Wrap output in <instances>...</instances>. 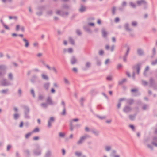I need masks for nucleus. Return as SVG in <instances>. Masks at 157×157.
<instances>
[{
	"label": "nucleus",
	"mask_w": 157,
	"mask_h": 157,
	"mask_svg": "<svg viewBox=\"0 0 157 157\" xmlns=\"http://www.w3.org/2000/svg\"><path fill=\"white\" fill-rule=\"evenodd\" d=\"M90 66V64L88 62H87L86 63V67L87 68L89 67Z\"/></svg>",
	"instance_id": "obj_26"
},
{
	"label": "nucleus",
	"mask_w": 157,
	"mask_h": 157,
	"mask_svg": "<svg viewBox=\"0 0 157 157\" xmlns=\"http://www.w3.org/2000/svg\"><path fill=\"white\" fill-rule=\"evenodd\" d=\"M86 10V8L83 6H81L79 10L80 12H82L85 11Z\"/></svg>",
	"instance_id": "obj_9"
},
{
	"label": "nucleus",
	"mask_w": 157,
	"mask_h": 157,
	"mask_svg": "<svg viewBox=\"0 0 157 157\" xmlns=\"http://www.w3.org/2000/svg\"><path fill=\"white\" fill-rule=\"evenodd\" d=\"M107 79L108 80H111L112 79V77L111 76H108L107 77Z\"/></svg>",
	"instance_id": "obj_20"
},
{
	"label": "nucleus",
	"mask_w": 157,
	"mask_h": 157,
	"mask_svg": "<svg viewBox=\"0 0 157 157\" xmlns=\"http://www.w3.org/2000/svg\"><path fill=\"white\" fill-rule=\"evenodd\" d=\"M23 40L25 43V46L26 47H28L29 45V43L28 40L25 38L23 39Z\"/></svg>",
	"instance_id": "obj_4"
},
{
	"label": "nucleus",
	"mask_w": 157,
	"mask_h": 157,
	"mask_svg": "<svg viewBox=\"0 0 157 157\" xmlns=\"http://www.w3.org/2000/svg\"><path fill=\"white\" fill-rule=\"evenodd\" d=\"M125 81V79L123 80L122 81L119 82V83L120 84H121L123 82Z\"/></svg>",
	"instance_id": "obj_36"
},
{
	"label": "nucleus",
	"mask_w": 157,
	"mask_h": 157,
	"mask_svg": "<svg viewBox=\"0 0 157 157\" xmlns=\"http://www.w3.org/2000/svg\"><path fill=\"white\" fill-rule=\"evenodd\" d=\"M145 2L144 0H141L140 1H138L137 2V4L138 5H141L145 3Z\"/></svg>",
	"instance_id": "obj_6"
},
{
	"label": "nucleus",
	"mask_w": 157,
	"mask_h": 157,
	"mask_svg": "<svg viewBox=\"0 0 157 157\" xmlns=\"http://www.w3.org/2000/svg\"><path fill=\"white\" fill-rule=\"evenodd\" d=\"M69 41L70 42V43L72 44H74V42L73 40L71 39V38H69Z\"/></svg>",
	"instance_id": "obj_12"
},
{
	"label": "nucleus",
	"mask_w": 157,
	"mask_h": 157,
	"mask_svg": "<svg viewBox=\"0 0 157 157\" xmlns=\"http://www.w3.org/2000/svg\"><path fill=\"white\" fill-rule=\"evenodd\" d=\"M126 2H123V3H122V5H123V6H125V5H126Z\"/></svg>",
	"instance_id": "obj_59"
},
{
	"label": "nucleus",
	"mask_w": 157,
	"mask_h": 157,
	"mask_svg": "<svg viewBox=\"0 0 157 157\" xmlns=\"http://www.w3.org/2000/svg\"><path fill=\"white\" fill-rule=\"evenodd\" d=\"M64 81L65 83L66 84H68L69 83V82L68 80L66 78H65L64 79Z\"/></svg>",
	"instance_id": "obj_23"
},
{
	"label": "nucleus",
	"mask_w": 157,
	"mask_h": 157,
	"mask_svg": "<svg viewBox=\"0 0 157 157\" xmlns=\"http://www.w3.org/2000/svg\"><path fill=\"white\" fill-rule=\"evenodd\" d=\"M77 33L78 35H80V34H81V32L79 31H77Z\"/></svg>",
	"instance_id": "obj_54"
},
{
	"label": "nucleus",
	"mask_w": 157,
	"mask_h": 157,
	"mask_svg": "<svg viewBox=\"0 0 157 157\" xmlns=\"http://www.w3.org/2000/svg\"><path fill=\"white\" fill-rule=\"evenodd\" d=\"M54 86L55 87H57L58 86L56 84H54Z\"/></svg>",
	"instance_id": "obj_57"
},
{
	"label": "nucleus",
	"mask_w": 157,
	"mask_h": 157,
	"mask_svg": "<svg viewBox=\"0 0 157 157\" xmlns=\"http://www.w3.org/2000/svg\"><path fill=\"white\" fill-rule=\"evenodd\" d=\"M9 78H12V75L11 74H10L9 75Z\"/></svg>",
	"instance_id": "obj_43"
},
{
	"label": "nucleus",
	"mask_w": 157,
	"mask_h": 157,
	"mask_svg": "<svg viewBox=\"0 0 157 157\" xmlns=\"http://www.w3.org/2000/svg\"><path fill=\"white\" fill-rule=\"evenodd\" d=\"M11 146L10 145H8L7 147V150H9V149L11 148Z\"/></svg>",
	"instance_id": "obj_44"
},
{
	"label": "nucleus",
	"mask_w": 157,
	"mask_h": 157,
	"mask_svg": "<svg viewBox=\"0 0 157 157\" xmlns=\"http://www.w3.org/2000/svg\"><path fill=\"white\" fill-rule=\"evenodd\" d=\"M85 130L87 131H89V129L87 127H86L85 128Z\"/></svg>",
	"instance_id": "obj_62"
},
{
	"label": "nucleus",
	"mask_w": 157,
	"mask_h": 157,
	"mask_svg": "<svg viewBox=\"0 0 157 157\" xmlns=\"http://www.w3.org/2000/svg\"><path fill=\"white\" fill-rule=\"evenodd\" d=\"M157 63V60H156L155 62H153L152 63V65H155V64Z\"/></svg>",
	"instance_id": "obj_41"
},
{
	"label": "nucleus",
	"mask_w": 157,
	"mask_h": 157,
	"mask_svg": "<svg viewBox=\"0 0 157 157\" xmlns=\"http://www.w3.org/2000/svg\"><path fill=\"white\" fill-rule=\"evenodd\" d=\"M37 121L39 124H40V121L39 119L37 120Z\"/></svg>",
	"instance_id": "obj_61"
},
{
	"label": "nucleus",
	"mask_w": 157,
	"mask_h": 157,
	"mask_svg": "<svg viewBox=\"0 0 157 157\" xmlns=\"http://www.w3.org/2000/svg\"><path fill=\"white\" fill-rule=\"evenodd\" d=\"M65 114V109H64L63 110V111L62 113V114L63 115H64Z\"/></svg>",
	"instance_id": "obj_53"
},
{
	"label": "nucleus",
	"mask_w": 157,
	"mask_h": 157,
	"mask_svg": "<svg viewBox=\"0 0 157 157\" xmlns=\"http://www.w3.org/2000/svg\"><path fill=\"white\" fill-rule=\"evenodd\" d=\"M136 23L135 22H133L132 23V24L133 26H135L136 25Z\"/></svg>",
	"instance_id": "obj_37"
},
{
	"label": "nucleus",
	"mask_w": 157,
	"mask_h": 157,
	"mask_svg": "<svg viewBox=\"0 0 157 157\" xmlns=\"http://www.w3.org/2000/svg\"><path fill=\"white\" fill-rule=\"evenodd\" d=\"M42 55V54L41 53H39L37 54V56L38 57H40V56H41Z\"/></svg>",
	"instance_id": "obj_46"
},
{
	"label": "nucleus",
	"mask_w": 157,
	"mask_h": 157,
	"mask_svg": "<svg viewBox=\"0 0 157 157\" xmlns=\"http://www.w3.org/2000/svg\"><path fill=\"white\" fill-rule=\"evenodd\" d=\"M75 155L78 156L79 157L82 154L80 152H76L75 153Z\"/></svg>",
	"instance_id": "obj_10"
},
{
	"label": "nucleus",
	"mask_w": 157,
	"mask_h": 157,
	"mask_svg": "<svg viewBox=\"0 0 157 157\" xmlns=\"http://www.w3.org/2000/svg\"><path fill=\"white\" fill-rule=\"evenodd\" d=\"M67 53H71L73 52L72 50H67V51L65 52Z\"/></svg>",
	"instance_id": "obj_27"
},
{
	"label": "nucleus",
	"mask_w": 157,
	"mask_h": 157,
	"mask_svg": "<svg viewBox=\"0 0 157 157\" xmlns=\"http://www.w3.org/2000/svg\"><path fill=\"white\" fill-rule=\"evenodd\" d=\"M64 134L63 133H59V136L60 137H63L64 136Z\"/></svg>",
	"instance_id": "obj_31"
},
{
	"label": "nucleus",
	"mask_w": 157,
	"mask_h": 157,
	"mask_svg": "<svg viewBox=\"0 0 157 157\" xmlns=\"http://www.w3.org/2000/svg\"><path fill=\"white\" fill-rule=\"evenodd\" d=\"M117 68H120L122 67V65L121 64H119L117 65Z\"/></svg>",
	"instance_id": "obj_48"
},
{
	"label": "nucleus",
	"mask_w": 157,
	"mask_h": 157,
	"mask_svg": "<svg viewBox=\"0 0 157 157\" xmlns=\"http://www.w3.org/2000/svg\"><path fill=\"white\" fill-rule=\"evenodd\" d=\"M51 91V92L52 93H54L55 91L54 89L53 88L52 89Z\"/></svg>",
	"instance_id": "obj_47"
},
{
	"label": "nucleus",
	"mask_w": 157,
	"mask_h": 157,
	"mask_svg": "<svg viewBox=\"0 0 157 157\" xmlns=\"http://www.w3.org/2000/svg\"><path fill=\"white\" fill-rule=\"evenodd\" d=\"M105 149L106 151H108L111 149V147L109 146H106L105 147Z\"/></svg>",
	"instance_id": "obj_18"
},
{
	"label": "nucleus",
	"mask_w": 157,
	"mask_h": 157,
	"mask_svg": "<svg viewBox=\"0 0 157 157\" xmlns=\"http://www.w3.org/2000/svg\"><path fill=\"white\" fill-rule=\"evenodd\" d=\"M149 67H147L145 68V71H147L148 70Z\"/></svg>",
	"instance_id": "obj_58"
},
{
	"label": "nucleus",
	"mask_w": 157,
	"mask_h": 157,
	"mask_svg": "<svg viewBox=\"0 0 157 157\" xmlns=\"http://www.w3.org/2000/svg\"><path fill=\"white\" fill-rule=\"evenodd\" d=\"M99 53L100 55H102V54H103V52L101 50V51H100V52H99Z\"/></svg>",
	"instance_id": "obj_45"
},
{
	"label": "nucleus",
	"mask_w": 157,
	"mask_h": 157,
	"mask_svg": "<svg viewBox=\"0 0 157 157\" xmlns=\"http://www.w3.org/2000/svg\"><path fill=\"white\" fill-rule=\"evenodd\" d=\"M130 5L132 7L134 8L135 7V5L132 3H131Z\"/></svg>",
	"instance_id": "obj_32"
},
{
	"label": "nucleus",
	"mask_w": 157,
	"mask_h": 157,
	"mask_svg": "<svg viewBox=\"0 0 157 157\" xmlns=\"http://www.w3.org/2000/svg\"><path fill=\"white\" fill-rule=\"evenodd\" d=\"M2 23L3 24V26L5 28V29H8V30L9 29V28L6 25L4 24L2 22Z\"/></svg>",
	"instance_id": "obj_22"
},
{
	"label": "nucleus",
	"mask_w": 157,
	"mask_h": 157,
	"mask_svg": "<svg viewBox=\"0 0 157 157\" xmlns=\"http://www.w3.org/2000/svg\"><path fill=\"white\" fill-rule=\"evenodd\" d=\"M47 105H52V102L50 98H48L47 100Z\"/></svg>",
	"instance_id": "obj_3"
},
{
	"label": "nucleus",
	"mask_w": 157,
	"mask_h": 157,
	"mask_svg": "<svg viewBox=\"0 0 157 157\" xmlns=\"http://www.w3.org/2000/svg\"><path fill=\"white\" fill-rule=\"evenodd\" d=\"M62 152H63V155H64L65 153V151L64 149H63L62 150Z\"/></svg>",
	"instance_id": "obj_55"
},
{
	"label": "nucleus",
	"mask_w": 157,
	"mask_h": 157,
	"mask_svg": "<svg viewBox=\"0 0 157 157\" xmlns=\"http://www.w3.org/2000/svg\"><path fill=\"white\" fill-rule=\"evenodd\" d=\"M16 30L17 31L20 30L22 32H23L24 30V27L19 25H16Z\"/></svg>",
	"instance_id": "obj_1"
},
{
	"label": "nucleus",
	"mask_w": 157,
	"mask_h": 157,
	"mask_svg": "<svg viewBox=\"0 0 157 157\" xmlns=\"http://www.w3.org/2000/svg\"><path fill=\"white\" fill-rule=\"evenodd\" d=\"M19 117L18 114H15L14 115V118L15 119H17V117Z\"/></svg>",
	"instance_id": "obj_30"
},
{
	"label": "nucleus",
	"mask_w": 157,
	"mask_h": 157,
	"mask_svg": "<svg viewBox=\"0 0 157 157\" xmlns=\"http://www.w3.org/2000/svg\"><path fill=\"white\" fill-rule=\"evenodd\" d=\"M23 122H21L20 123L19 126L20 127H22L23 126Z\"/></svg>",
	"instance_id": "obj_38"
},
{
	"label": "nucleus",
	"mask_w": 157,
	"mask_h": 157,
	"mask_svg": "<svg viewBox=\"0 0 157 157\" xmlns=\"http://www.w3.org/2000/svg\"><path fill=\"white\" fill-rule=\"evenodd\" d=\"M138 53L140 55H141L143 53L142 50H139L138 51Z\"/></svg>",
	"instance_id": "obj_17"
},
{
	"label": "nucleus",
	"mask_w": 157,
	"mask_h": 157,
	"mask_svg": "<svg viewBox=\"0 0 157 157\" xmlns=\"http://www.w3.org/2000/svg\"><path fill=\"white\" fill-rule=\"evenodd\" d=\"M63 43L65 45H66L67 44V41L66 40H64L63 41Z\"/></svg>",
	"instance_id": "obj_56"
},
{
	"label": "nucleus",
	"mask_w": 157,
	"mask_h": 157,
	"mask_svg": "<svg viewBox=\"0 0 157 157\" xmlns=\"http://www.w3.org/2000/svg\"><path fill=\"white\" fill-rule=\"evenodd\" d=\"M45 66H46V67L48 68V69H51V68H50V67H49V66L48 65H45Z\"/></svg>",
	"instance_id": "obj_49"
},
{
	"label": "nucleus",
	"mask_w": 157,
	"mask_h": 157,
	"mask_svg": "<svg viewBox=\"0 0 157 157\" xmlns=\"http://www.w3.org/2000/svg\"><path fill=\"white\" fill-rule=\"evenodd\" d=\"M31 135V133H29L26 134L25 136V138H28V137L29 136Z\"/></svg>",
	"instance_id": "obj_25"
},
{
	"label": "nucleus",
	"mask_w": 157,
	"mask_h": 157,
	"mask_svg": "<svg viewBox=\"0 0 157 157\" xmlns=\"http://www.w3.org/2000/svg\"><path fill=\"white\" fill-rule=\"evenodd\" d=\"M12 35L13 36H17V34L15 33H13Z\"/></svg>",
	"instance_id": "obj_51"
},
{
	"label": "nucleus",
	"mask_w": 157,
	"mask_h": 157,
	"mask_svg": "<svg viewBox=\"0 0 157 157\" xmlns=\"http://www.w3.org/2000/svg\"><path fill=\"white\" fill-rule=\"evenodd\" d=\"M42 78L44 79L47 80L48 79V76L45 74H42L41 75Z\"/></svg>",
	"instance_id": "obj_7"
},
{
	"label": "nucleus",
	"mask_w": 157,
	"mask_h": 157,
	"mask_svg": "<svg viewBox=\"0 0 157 157\" xmlns=\"http://www.w3.org/2000/svg\"><path fill=\"white\" fill-rule=\"evenodd\" d=\"M43 98V97L41 96H40L39 97V99L40 100H41Z\"/></svg>",
	"instance_id": "obj_64"
},
{
	"label": "nucleus",
	"mask_w": 157,
	"mask_h": 157,
	"mask_svg": "<svg viewBox=\"0 0 157 157\" xmlns=\"http://www.w3.org/2000/svg\"><path fill=\"white\" fill-rule=\"evenodd\" d=\"M107 33L104 30H103L102 31V34L103 36L105 37L107 35Z\"/></svg>",
	"instance_id": "obj_11"
},
{
	"label": "nucleus",
	"mask_w": 157,
	"mask_h": 157,
	"mask_svg": "<svg viewBox=\"0 0 157 157\" xmlns=\"http://www.w3.org/2000/svg\"><path fill=\"white\" fill-rule=\"evenodd\" d=\"M41 106L43 108H46L47 107V104L42 103L41 104Z\"/></svg>",
	"instance_id": "obj_15"
},
{
	"label": "nucleus",
	"mask_w": 157,
	"mask_h": 157,
	"mask_svg": "<svg viewBox=\"0 0 157 157\" xmlns=\"http://www.w3.org/2000/svg\"><path fill=\"white\" fill-rule=\"evenodd\" d=\"M38 43L37 42H35L33 44V45L35 47L38 46Z\"/></svg>",
	"instance_id": "obj_19"
},
{
	"label": "nucleus",
	"mask_w": 157,
	"mask_h": 157,
	"mask_svg": "<svg viewBox=\"0 0 157 157\" xmlns=\"http://www.w3.org/2000/svg\"><path fill=\"white\" fill-rule=\"evenodd\" d=\"M125 27H126V29H127L128 30V25H127V24H126V25H125Z\"/></svg>",
	"instance_id": "obj_52"
},
{
	"label": "nucleus",
	"mask_w": 157,
	"mask_h": 157,
	"mask_svg": "<svg viewBox=\"0 0 157 157\" xmlns=\"http://www.w3.org/2000/svg\"><path fill=\"white\" fill-rule=\"evenodd\" d=\"M49 86V83H47L44 85V87L46 89H48Z\"/></svg>",
	"instance_id": "obj_14"
},
{
	"label": "nucleus",
	"mask_w": 157,
	"mask_h": 157,
	"mask_svg": "<svg viewBox=\"0 0 157 157\" xmlns=\"http://www.w3.org/2000/svg\"><path fill=\"white\" fill-rule=\"evenodd\" d=\"M119 19L117 17L115 19V21L116 22H118L119 21Z\"/></svg>",
	"instance_id": "obj_35"
},
{
	"label": "nucleus",
	"mask_w": 157,
	"mask_h": 157,
	"mask_svg": "<svg viewBox=\"0 0 157 157\" xmlns=\"http://www.w3.org/2000/svg\"><path fill=\"white\" fill-rule=\"evenodd\" d=\"M72 71H73L75 73H76L77 71V69L75 68H73L72 69Z\"/></svg>",
	"instance_id": "obj_24"
},
{
	"label": "nucleus",
	"mask_w": 157,
	"mask_h": 157,
	"mask_svg": "<svg viewBox=\"0 0 157 157\" xmlns=\"http://www.w3.org/2000/svg\"><path fill=\"white\" fill-rule=\"evenodd\" d=\"M78 120H79V119L77 118L73 119V120H72L71 121V124L72 123V122L73 121H78Z\"/></svg>",
	"instance_id": "obj_21"
},
{
	"label": "nucleus",
	"mask_w": 157,
	"mask_h": 157,
	"mask_svg": "<svg viewBox=\"0 0 157 157\" xmlns=\"http://www.w3.org/2000/svg\"><path fill=\"white\" fill-rule=\"evenodd\" d=\"M130 110V109L128 107H126L124 109V111L125 112H128Z\"/></svg>",
	"instance_id": "obj_16"
},
{
	"label": "nucleus",
	"mask_w": 157,
	"mask_h": 157,
	"mask_svg": "<svg viewBox=\"0 0 157 157\" xmlns=\"http://www.w3.org/2000/svg\"><path fill=\"white\" fill-rule=\"evenodd\" d=\"M54 121V118L52 117H51L50 120L48 122V127H50L51 126V123Z\"/></svg>",
	"instance_id": "obj_2"
},
{
	"label": "nucleus",
	"mask_w": 157,
	"mask_h": 157,
	"mask_svg": "<svg viewBox=\"0 0 157 157\" xmlns=\"http://www.w3.org/2000/svg\"><path fill=\"white\" fill-rule=\"evenodd\" d=\"M137 91V89H132L131 90V91L132 92H135L136 91Z\"/></svg>",
	"instance_id": "obj_34"
},
{
	"label": "nucleus",
	"mask_w": 157,
	"mask_h": 157,
	"mask_svg": "<svg viewBox=\"0 0 157 157\" xmlns=\"http://www.w3.org/2000/svg\"><path fill=\"white\" fill-rule=\"evenodd\" d=\"M112 40L113 41L115 42L116 41V39L115 37H113L112 38Z\"/></svg>",
	"instance_id": "obj_42"
},
{
	"label": "nucleus",
	"mask_w": 157,
	"mask_h": 157,
	"mask_svg": "<svg viewBox=\"0 0 157 157\" xmlns=\"http://www.w3.org/2000/svg\"><path fill=\"white\" fill-rule=\"evenodd\" d=\"M121 104L120 103H119L117 105V107L118 108H119L120 107Z\"/></svg>",
	"instance_id": "obj_60"
},
{
	"label": "nucleus",
	"mask_w": 157,
	"mask_h": 157,
	"mask_svg": "<svg viewBox=\"0 0 157 157\" xmlns=\"http://www.w3.org/2000/svg\"><path fill=\"white\" fill-rule=\"evenodd\" d=\"M71 64H73L76 63V60L75 58L72 57L71 60Z\"/></svg>",
	"instance_id": "obj_5"
},
{
	"label": "nucleus",
	"mask_w": 157,
	"mask_h": 157,
	"mask_svg": "<svg viewBox=\"0 0 157 157\" xmlns=\"http://www.w3.org/2000/svg\"><path fill=\"white\" fill-rule=\"evenodd\" d=\"M89 24L91 26H93L94 25V24L93 23H90Z\"/></svg>",
	"instance_id": "obj_63"
},
{
	"label": "nucleus",
	"mask_w": 157,
	"mask_h": 157,
	"mask_svg": "<svg viewBox=\"0 0 157 157\" xmlns=\"http://www.w3.org/2000/svg\"><path fill=\"white\" fill-rule=\"evenodd\" d=\"M130 128H132L133 130H134V126L133 125H130Z\"/></svg>",
	"instance_id": "obj_33"
},
{
	"label": "nucleus",
	"mask_w": 157,
	"mask_h": 157,
	"mask_svg": "<svg viewBox=\"0 0 157 157\" xmlns=\"http://www.w3.org/2000/svg\"><path fill=\"white\" fill-rule=\"evenodd\" d=\"M86 137L85 136L81 137L80 139L79 140L78 142V144H80L86 138Z\"/></svg>",
	"instance_id": "obj_8"
},
{
	"label": "nucleus",
	"mask_w": 157,
	"mask_h": 157,
	"mask_svg": "<svg viewBox=\"0 0 157 157\" xmlns=\"http://www.w3.org/2000/svg\"><path fill=\"white\" fill-rule=\"evenodd\" d=\"M31 94L33 95V97H34L35 96L34 92L33 90H31Z\"/></svg>",
	"instance_id": "obj_29"
},
{
	"label": "nucleus",
	"mask_w": 157,
	"mask_h": 157,
	"mask_svg": "<svg viewBox=\"0 0 157 157\" xmlns=\"http://www.w3.org/2000/svg\"><path fill=\"white\" fill-rule=\"evenodd\" d=\"M39 131V129L37 128H36L32 132H38Z\"/></svg>",
	"instance_id": "obj_13"
},
{
	"label": "nucleus",
	"mask_w": 157,
	"mask_h": 157,
	"mask_svg": "<svg viewBox=\"0 0 157 157\" xmlns=\"http://www.w3.org/2000/svg\"><path fill=\"white\" fill-rule=\"evenodd\" d=\"M97 23L98 24H100L101 23V21L100 20H98L97 21Z\"/></svg>",
	"instance_id": "obj_50"
},
{
	"label": "nucleus",
	"mask_w": 157,
	"mask_h": 157,
	"mask_svg": "<svg viewBox=\"0 0 157 157\" xmlns=\"http://www.w3.org/2000/svg\"><path fill=\"white\" fill-rule=\"evenodd\" d=\"M39 139V137H34L33 139L34 140H38Z\"/></svg>",
	"instance_id": "obj_40"
},
{
	"label": "nucleus",
	"mask_w": 157,
	"mask_h": 157,
	"mask_svg": "<svg viewBox=\"0 0 157 157\" xmlns=\"http://www.w3.org/2000/svg\"><path fill=\"white\" fill-rule=\"evenodd\" d=\"M115 10H116V9L115 8V7H113V9H112V13H113V14H115Z\"/></svg>",
	"instance_id": "obj_28"
},
{
	"label": "nucleus",
	"mask_w": 157,
	"mask_h": 157,
	"mask_svg": "<svg viewBox=\"0 0 157 157\" xmlns=\"http://www.w3.org/2000/svg\"><path fill=\"white\" fill-rule=\"evenodd\" d=\"M109 59H107V60L105 61V64H107V63H108L109 62Z\"/></svg>",
	"instance_id": "obj_39"
}]
</instances>
